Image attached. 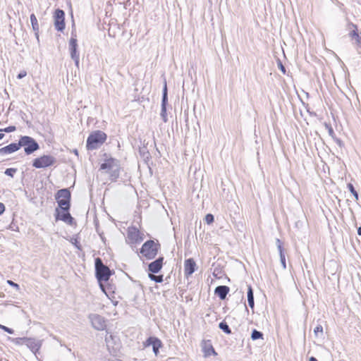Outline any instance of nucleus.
<instances>
[{
	"instance_id": "f257e3e1",
	"label": "nucleus",
	"mask_w": 361,
	"mask_h": 361,
	"mask_svg": "<svg viewBox=\"0 0 361 361\" xmlns=\"http://www.w3.org/2000/svg\"><path fill=\"white\" fill-rule=\"evenodd\" d=\"M95 276L99 282L100 288L106 293L105 286L102 282H107L110 276L114 273L107 266L104 265L102 260L97 257L95 259Z\"/></svg>"
},
{
	"instance_id": "f03ea898",
	"label": "nucleus",
	"mask_w": 361,
	"mask_h": 361,
	"mask_svg": "<svg viewBox=\"0 0 361 361\" xmlns=\"http://www.w3.org/2000/svg\"><path fill=\"white\" fill-rule=\"evenodd\" d=\"M161 249V245L157 240H148L145 241L140 249V253L145 259H153L157 255L159 250Z\"/></svg>"
},
{
	"instance_id": "7ed1b4c3",
	"label": "nucleus",
	"mask_w": 361,
	"mask_h": 361,
	"mask_svg": "<svg viewBox=\"0 0 361 361\" xmlns=\"http://www.w3.org/2000/svg\"><path fill=\"white\" fill-rule=\"evenodd\" d=\"M106 134L99 130L92 132L87 137L86 141V148L87 150H94L98 149L106 140Z\"/></svg>"
},
{
	"instance_id": "20e7f679",
	"label": "nucleus",
	"mask_w": 361,
	"mask_h": 361,
	"mask_svg": "<svg viewBox=\"0 0 361 361\" xmlns=\"http://www.w3.org/2000/svg\"><path fill=\"white\" fill-rule=\"evenodd\" d=\"M19 149L24 147L25 154L30 155L39 149L38 142L32 137L20 136L18 140Z\"/></svg>"
},
{
	"instance_id": "39448f33",
	"label": "nucleus",
	"mask_w": 361,
	"mask_h": 361,
	"mask_svg": "<svg viewBox=\"0 0 361 361\" xmlns=\"http://www.w3.org/2000/svg\"><path fill=\"white\" fill-rule=\"evenodd\" d=\"M68 50L71 59L74 61L77 68H79L80 64V54L78 51V40L76 35L73 31L71 32V37L68 42Z\"/></svg>"
},
{
	"instance_id": "423d86ee",
	"label": "nucleus",
	"mask_w": 361,
	"mask_h": 361,
	"mask_svg": "<svg viewBox=\"0 0 361 361\" xmlns=\"http://www.w3.org/2000/svg\"><path fill=\"white\" fill-rule=\"evenodd\" d=\"M57 208L71 207V194L68 188L59 190L55 195Z\"/></svg>"
},
{
	"instance_id": "0eeeda50",
	"label": "nucleus",
	"mask_w": 361,
	"mask_h": 361,
	"mask_svg": "<svg viewBox=\"0 0 361 361\" xmlns=\"http://www.w3.org/2000/svg\"><path fill=\"white\" fill-rule=\"evenodd\" d=\"M56 162V159L51 155H42L35 158L32 161V166L36 169H43L53 166Z\"/></svg>"
},
{
	"instance_id": "6e6552de",
	"label": "nucleus",
	"mask_w": 361,
	"mask_h": 361,
	"mask_svg": "<svg viewBox=\"0 0 361 361\" xmlns=\"http://www.w3.org/2000/svg\"><path fill=\"white\" fill-rule=\"evenodd\" d=\"M71 207L56 208L55 218L56 220H61L69 225H72L74 222V219L70 214Z\"/></svg>"
},
{
	"instance_id": "1a4fd4ad",
	"label": "nucleus",
	"mask_w": 361,
	"mask_h": 361,
	"mask_svg": "<svg viewBox=\"0 0 361 361\" xmlns=\"http://www.w3.org/2000/svg\"><path fill=\"white\" fill-rule=\"evenodd\" d=\"M88 318L94 329L103 331L106 327V320L102 315L98 314H90Z\"/></svg>"
},
{
	"instance_id": "9d476101",
	"label": "nucleus",
	"mask_w": 361,
	"mask_h": 361,
	"mask_svg": "<svg viewBox=\"0 0 361 361\" xmlns=\"http://www.w3.org/2000/svg\"><path fill=\"white\" fill-rule=\"evenodd\" d=\"M54 27L57 31L63 32L65 29V12L57 8L54 13Z\"/></svg>"
},
{
	"instance_id": "9b49d317",
	"label": "nucleus",
	"mask_w": 361,
	"mask_h": 361,
	"mask_svg": "<svg viewBox=\"0 0 361 361\" xmlns=\"http://www.w3.org/2000/svg\"><path fill=\"white\" fill-rule=\"evenodd\" d=\"M143 235L135 226H130L127 231V238L130 243L136 244L142 241Z\"/></svg>"
},
{
	"instance_id": "f8f14e48",
	"label": "nucleus",
	"mask_w": 361,
	"mask_h": 361,
	"mask_svg": "<svg viewBox=\"0 0 361 361\" xmlns=\"http://www.w3.org/2000/svg\"><path fill=\"white\" fill-rule=\"evenodd\" d=\"M145 348L152 346L153 353L157 355L159 353V349L163 346L162 343L159 338L155 336H149L143 343Z\"/></svg>"
},
{
	"instance_id": "ddd939ff",
	"label": "nucleus",
	"mask_w": 361,
	"mask_h": 361,
	"mask_svg": "<svg viewBox=\"0 0 361 361\" xmlns=\"http://www.w3.org/2000/svg\"><path fill=\"white\" fill-rule=\"evenodd\" d=\"M349 28H353V30H351L348 35L352 39L355 40V44L357 46V48H361V32H358L357 26V25L350 23L348 24Z\"/></svg>"
},
{
	"instance_id": "4468645a",
	"label": "nucleus",
	"mask_w": 361,
	"mask_h": 361,
	"mask_svg": "<svg viewBox=\"0 0 361 361\" xmlns=\"http://www.w3.org/2000/svg\"><path fill=\"white\" fill-rule=\"evenodd\" d=\"M25 345L36 355L42 346V341L35 338H27Z\"/></svg>"
},
{
	"instance_id": "2eb2a0df",
	"label": "nucleus",
	"mask_w": 361,
	"mask_h": 361,
	"mask_svg": "<svg viewBox=\"0 0 361 361\" xmlns=\"http://www.w3.org/2000/svg\"><path fill=\"white\" fill-rule=\"evenodd\" d=\"M164 257H159L148 265V271L152 274H157L163 267Z\"/></svg>"
},
{
	"instance_id": "dca6fc26",
	"label": "nucleus",
	"mask_w": 361,
	"mask_h": 361,
	"mask_svg": "<svg viewBox=\"0 0 361 361\" xmlns=\"http://www.w3.org/2000/svg\"><path fill=\"white\" fill-rule=\"evenodd\" d=\"M196 267V263L192 258L185 259L184 263L185 276H191L195 271Z\"/></svg>"
},
{
	"instance_id": "f3484780",
	"label": "nucleus",
	"mask_w": 361,
	"mask_h": 361,
	"mask_svg": "<svg viewBox=\"0 0 361 361\" xmlns=\"http://www.w3.org/2000/svg\"><path fill=\"white\" fill-rule=\"evenodd\" d=\"M118 164V161L114 158H109L104 161L100 166L99 170H105L109 173L111 170L115 168Z\"/></svg>"
},
{
	"instance_id": "a211bd4d",
	"label": "nucleus",
	"mask_w": 361,
	"mask_h": 361,
	"mask_svg": "<svg viewBox=\"0 0 361 361\" xmlns=\"http://www.w3.org/2000/svg\"><path fill=\"white\" fill-rule=\"evenodd\" d=\"M19 149L18 142H13L4 147L0 148V155L11 154L17 152Z\"/></svg>"
},
{
	"instance_id": "6ab92c4d",
	"label": "nucleus",
	"mask_w": 361,
	"mask_h": 361,
	"mask_svg": "<svg viewBox=\"0 0 361 361\" xmlns=\"http://www.w3.org/2000/svg\"><path fill=\"white\" fill-rule=\"evenodd\" d=\"M230 288L226 286H218L214 290V293L221 299H226Z\"/></svg>"
},
{
	"instance_id": "aec40b11",
	"label": "nucleus",
	"mask_w": 361,
	"mask_h": 361,
	"mask_svg": "<svg viewBox=\"0 0 361 361\" xmlns=\"http://www.w3.org/2000/svg\"><path fill=\"white\" fill-rule=\"evenodd\" d=\"M202 351L204 353V357H209L211 355H217L212 345L209 343L204 342V345L202 346Z\"/></svg>"
},
{
	"instance_id": "412c9836",
	"label": "nucleus",
	"mask_w": 361,
	"mask_h": 361,
	"mask_svg": "<svg viewBox=\"0 0 361 361\" xmlns=\"http://www.w3.org/2000/svg\"><path fill=\"white\" fill-rule=\"evenodd\" d=\"M247 295L248 305L250 308L253 309L255 306V299L253 290L251 286H248Z\"/></svg>"
},
{
	"instance_id": "4be33fe9",
	"label": "nucleus",
	"mask_w": 361,
	"mask_h": 361,
	"mask_svg": "<svg viewBox=\"0 0 361 361\" xmlns=\"http://www.w3.org/2000/svg\"><path fill=\"white\" fill-rule=\"evenodd\" d=\"M168 104V90L166 81H164V85L162 91L161 106H166Z\"/></svg>"
},
{
	"instance_id": "5701e85b",
	"label": "nucleus",
	"mask_w": 361,
	"mask_h": 361,
	"mask_svg": "<svg viewBox=\"0 0 361 361\" xmlns=\"http://www.w3.org/2000/svg\"><path fill=\"white\" fill-rule=\"evenodd\" d=\"M110 179L112 181L116 180V179L119 177L120 175V168L119 164H118L115 168L111 170L109 172Z\"/></svg>"
},
{
	"instance_id": "b1692460",
	"label": "nucleus",
	"mask_w": 361,
	"mask_h": 361,
	"mask_svg": "<svg viewBox=\"0 0 361 361\" xmlns=\"http://www.w3.org/2000/svg\"><path fill=\"white\" fill-rule=\"evenodd\" d=\"M30 23L32 25V30L35 32H39V27L38 24L37 19L34 13L30 15Z\"/></svg>"
},
{
	"instance_id": "393cba45",
	"label": "nucleus",
	"mask_w": 361,
	"mask_h": 361,
	"mask_svg": "<svg viewBox=\"0 0 361 361\" xmlns=\"http://www.w3.org/2000/svg\"><path fill=\"white\" fill-rule=\"evenodd\" d=\"M219 328L223 331L225 334H231V330L229 327V326L228 325V324L223 321V322H221L219 324Z\"/></svg>"
},
{
	"instance_id": "a878e982",
	"label": "nucleus",
	"mask_w": 361,
	"mask_h": 361,
	"mask_svg": "<svg viewBox=\"0 0 361 361\" xmlns=\"http://www.w3.org/2000/svg\"><path fill=\"white\" fill-rule=\"evenodd\" d=\"M263 334L262 332L259 331H257L256 329H253L252 333H251V338L253 340V341H256L257 339H260V338H263Z\"/></svg>"
},
{
	"instance_id": "bb28decb",
	"label": "nucleus",
	"mask_w": 361,
	"mask_h": 361,
	"mask_svg": "<svg viewBox=\"0 0 361 361\" xmlns=\"http://www.w3.org/2000/svg\"><path fill=\"white\" fill-rule=\"evenodd\" d=\"M149 278L156 283L163 282V275H154L152 273H149Z\"/></svg>"
},
{
	"instance_id": "cd10ccee",
	"label": "nucleus",
	"mask_w": 361,
	"mask_h": 361,
	"mask_svg": "<svg viewBox=\"0 0 361 361\" xmlns=\"http://www.w3.org/2000/svg\"><path fill=\"white\" fill-rule=\"evenodd\" d=\"M347 188L350 190V192L352 193V195L355 197V200H358V193L355 189L353 185L350 183L347 184Z\"/></svg>"
},
{
	"instance_id": "c85d7f7f",
	"label": "nucleus",
	"mask_w": 361,
	"mask_h": 361,
	"mask_svg": "<svg viewBox=\"0 0 361 361\" xmlns=\"http://www.w3.org/2000/svg\"><path fill=\"white\" fill-rule=\"evenodd\" d=\"M314 334L316 337H319L323 336V327L321 324L317 325V326L314 329Z\"/></svg>"
},
{
	"instance_id": "c756f323",
	"label": "nucleus",
	"mask_w": 361,
	"mask_h": 361,
	"mask_svg": "<svg viewBox=\"0 0 361 361\" xmlns=\"http://www.w3.org/2000/svg\"><path fill=\"white\" fill-rule=\"evenodd\" d=\"M160 116L164 123H166L168 121L166 106H161Z\"/></svg>"
},
{
	"instance_id": "7c9ffc66",
	"label": "nucleus",
	"mask_w": 361,
	"mask_h": 361,
	"mask_svg": "<svg viewBox=\"0 0 361 361\" xmlns=\"http://www.w3.org/2000/svg\"><path fill=\"white\" fill-rule=\"evenodd\" d=\"M16 172H17L16 168H8L5 170L4 173L6 176H8L13 178Z\"/></svg>"
},
{
	"instance_id": "2f4dec72",
	"label": "nucleus",
	"mask_w": 361,
	"mask_h": 361,
	"mask_svg": "<svg viewBox=\"0 0 361 361\" xmlns=\"http://www.w3.org/2000/svg\"><path fill=\"white\" fill-rule=\"evenodd\" d=\"M27 339V337H22V338H16L13 339V342L16 345H25V340Z\"/></svg>"
},
{
	"instance_id": "473e14b6",
	"label": "nucleus",
	"mask_w": 361,
	"mask_h": 361,
	"mask_svg": "<svg viewBox=\"0 0 361 361\" xmlns=\"http://www.w3.org/2000/svg\"><path fill=\"white\" fill-rule=\"evenodd\" d=\"M324 126H325V128H326L327 129V130H328L329 135L332 138H334V137H336V135H335L334 130L333 128L331 127V124H329V123H324Z\"/></svg>"
},
{
	"instance_id": "72a5a7b5",
	"label": "nucleus",
	"mask_w": 361,
	"mask_h": 361,
	"mask_svg": "<svg viewBox=\"0 0 361 361\" xmlns=\"http://www.w3.org/2000/svg\"><path fill=\"white\" fill-rule=\"evenodd\" d=\"M205 221L207 224H211L212 223L214 222V216L213 214H207L206 216H205Z\"/></svg>"
},
{
	"instance_id": "f704fd0d",
	"label": "nucleus",
	"mask_w": 361,
	"mask_h": 361,
	"mask_svg": "<svg viewBox=\"0 0 361 361\" xmlns=\"http://www.w3.org/2000/svg\"><path fill=\"white\" fill-rule=\"evenodd\" d=\"M0 329L9 334H13L14 333L13 329L2 324H0Z\"/></svg>"
},
{
	"instance_id": "c9c22d12",
	"label": "nucleus",
	"mask_w": 361,
	"mask_h": 361,
	"mask_svg": "<svg viewBox=\"0 0 361 361\" xmlns=\"http://www.w3.org/2000/svg\"><path fill=\"white\" fill-rule=\"evenodd\" d=\"M16 129V126H10L4 129H0V132H6V133H11V132H13L15 131Z\"/></svg>"
},
{
	"instance_id": "e433bc0d",
	"label": "nucleus",
	"mask_w": 361,
	"mask_h": 361,
	"mask_svg": "<svg viewBox=\"0 0 361 361\" xmlns=\"http://www.w3.org/2000/svg\"><path fill=\"white\" fill-rule=\"evenodd\" d=\"M221 269L217 267L214 268L213 274L215 277L220 278L221 276Z\"/></svg>"
},
{
	"instance_id": "4c0bfd02",
	"label": "nucleus",
	"mask_w": 361,
	"mask_h": 361,
	"mask_svg": "<svg viewBox=\"0 0 361 361\" xmlns=\"http://www.w3.org/2000/svg\"><path fill=\"white\" fill-rule=\"evenodd\" d=\"M279 256H280V261H281V265H282L283 269H286V262L285 254H282L281 255H279Z\"/></svg>"
},
{
	"instance_id": "58836bf2",
	"label": "nucleus",
	"mask_w": 361,
	"mask_h": 361,
	"mask_svg": "<svg viewBox=\"0 0 361 361\" xmlns=\"http://www.w3.org/2000/svg\"><path fill=\"white\" fill-rule=\"evenodd\" d=\"M277 66H278V68L281 70V71L285 74L286 73V68L284 67V66L283 65L280 59H278L277 61Z\"/></svg>"
},
{
	"instance_id": "ea45409f",
	"label": "nucleus",
	"mask_w": 361,
	"mask_h": 361,
	"mask_svg": "<svg viewBox=\"0 0 361 361\" xmlns=\"http://www.w3.org/2000/svg\"><path fill=\"white\" fill-rule=\"evenodd\" d=\"M7 283L8 285H10L11 286L15 288L16 290H19L20 289V286L18 283L13 282V281L11 280H8L7 281Z\"/></svg>"
},
{
	"instance_id": "a19ab883",
	"label": "nucleus",
	"mask_w": 361,
	"mask_h": 361,
	"mask_svg": "<svg viewBox=\"0 0 361 361\" xmlns=\"http://www.w3.org/2000/svg\"><path fill=\"white\" fill-rule=\"evenodd\" d=\"M105 289H106V293H105L106 294H107V291L109 293H114V286L111 285V284H109V283L108 284L106 288L105 287Z\"/></svg>"
},
{
	"instance_id": "79ce46f5",
	"label": "nucleus",
	"mask_w": 361,
	"mask_h": 361,
	"mask_svg": "<svg viewBox=\"0 0 361 361\" xmlns=\"http://www.w3.org/2000/svg\"><path fill=\"white\" fill-rule=\"evenodd\" d=\"M27 75V72L25 71H21L17 75L18 79H22L25 78Z\"/></svg>"
},
{
	"instance_id": "37998d69",
	"label": "nucleus",
	"mask_w": 361,
	"mask_h": 361,
	"mask_svg": "<svg viewBox=\"0 0 361 361\" xmlns=\"http://www.w3.org/2000/svg\"><path fill=\"white\" fill-rule=\"evenodd\" d=\"M333 139L334 140V141L336 142V143L339 147H343V141H342L341 139H339V138H338V137H334V138H333Z\"/></svg>"
},
{
	"instance_id": "c03bdc74",
	"label": "nucleus",
	"mask_w": 361,
	"mask_h": 361,
	"mask_svg": "<svg viewBox=\"0 0 361 361\" xmlns=\"http://www.w3.org/2000/svg\"><path fill=\"white\" fill-rule=\"evenodd\" d=\"M5 205L2 202H0V215L5 212Z\"/></svg>"
},
{
	"instance_id": "a18cd8bd",
	"label": "nucleus",
	"mask_w": 361,
	"mask_h": 361,
	"mask_svg": "<svg viewBox=\"0 0 361 361\" xmlns=\"http://www.w3.org/2000/svg\"><path fill=\"white\" fill-rule=\"evenodd\" d=\"M277 248H278V250H279V255H281L282 254H284V249H283V245L278 246Z\"/></svg>"
},
{
	"instance_id": "49530a36",
	"label": "nucleus",
	"mask_w": 361,
	"mask_h": 361,
	"mask_svg": "<svg viewBox=\"0 0 361 361\" xmlns=\"http://www.w3.org/2000/svg\"><path fill=\"white\" fill-rule=\"evenodd\" d=\"M276 246H277V247H278V246H281V245H283L282 242H281V240H280V239H279V238H276Z\"/></svg>"
},
{
	"instance_id": "de8ad7c7",
	"label": "nucleus",
	"mask_w": 361,
	"mask_h": 361,
	"mask_svg": "<svg viewBox=\"0 0 361 361\" xmlns=\"http://www.w3.org/2000/svg\"><path fill=\"white\" fill-rule=\"evenodd\" d=\"M35 37L37 40V42H39V32H35Z\"/></svg>"
},
{
	"instance_id": "09e8293b",
	"label": "nucleus",
	"mask_w": 361,
	"mask_h": 361,
	"mask_svg": "<svg viewBox=\"0 0 361 361\" xmlns=\"http://www.w3.org/2000/svg\"><path fill=\"white\" fill-rule=\"evenodd\" d=\"M309 361H318L317 359L313 356L310 357Z\"/></svg>"
},
{
	"instance_id": "8fccbe9b",
	"label": "nucleus",
	"mask_w": 361,
	"mask_h": 361,
	"mask_svg": "<svg viewBox=\"0 0 361 361\" xmlns=\"http://www.w3.org/2000/svg\"><path fill=\"white\" fill-rule=\"evenodd\" d=\"M73 152L75 155L78 156V150L77 149H74L73 150Z\"/></svg>"
},
{
	"instance_id": "3c124183",
	"label": "nucleus",
	"mask_w": 361,
	"mask_h": 361,
	"mask_svg": "<svg viewBox=\"0 0 361 361\" xmlns=\"http://www.w3.org/2000/svg\"><path fill=\"white\" fill-rule=\"evenodd\" d=\"M357 234L359 235H361V226H360L358 228H357Z\"/></svg>"
},
{
	"instance_id": "603ef678",
	"label": "nucleus",
	"mask_w": 361,
	"mask_h": 361,
	"mask_svg": "<svg viewBox=\"0 0 361 361\" xmlns=\"http://www.w3.org/2000/svg\"><path fill=\"white\" fill-rule=\"evenodd\" d=\"M4 136V133H0V140L3 139Z\"/></svg>"
},
{
	"instance_id": "864d4df0",
	"label": "nucleus",
	"mask_w": 361,
	"mask_h": 361,
	"mask_svg": "<svg viewBox=\"0 0 361 361\" xmlns=\"http://www.w3.org/2000/svg\"><path fill=\"white\" fill-rule=\"evenodd\" d=\"M11 105H12V104H11V105L9 106V109H12Z\"/></svg>"
},
{
	"instance_id": "5fc2aeb1",
	"label": "nucleus",
	"mask_w": 361,
	"mask_h": 361,
	"mask_svg": "<svg viewBox=\"0 0 361 361\" xmlns=\"http://www.w3.org/2000/svg\"><path fill=\"white\" fill-rule=\"evenodd\" d=\"M11 105H12V104H11V105L9 106V109H12Z\"/></svg>"
}]
</instances>
